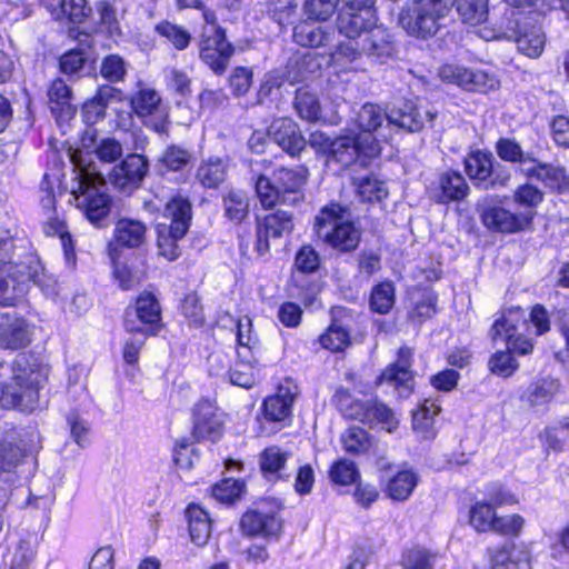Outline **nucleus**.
<instances>
[{
  "mask_svg": "<svg viewBox=\"0 0 569 569\" xmlns=\"http://www.w3.org/2000/svg\"><path fill=\"white\" fill-rule=\"evenodd\" d=\"M369 419L370 422H368V426L381 423L389 432L395 430L398 426V420L393 411L385 403L377 400H370Z\"/></svg>",
  "mask_w": 569,
  "mask_h": 569,
  "instance_id": "69168bd1",
  "label": "nucleus"
},
{
  "mask_svg": "<svg viewBox=\"0 0 569 569\" xmlns=\"http://www.w3.org/2000/svg\"><path fill=\"white\" fill-rule=\"evenodd\" d=\"M343 449L350 455L368 453L375 446L373 439L360 427H350L341 436Z\"/></svg>",
  "mask_w": 569,
  "mask_h": 569,
  "instance_id": "de8ad7c7",
  "label": "nucleus"
},
{
  "mask_svg": "<svg viewBox=\"0 0 569 569\" xmlns=\"http://www.w3.org/2000/svg\"><path fill=\"white\" fill-rule=\"evenodd\" d=\"M440 412V407L431 400H425L412 413V428L422 438L435 437V419Z\"/></svg>",
  "mask_w": 569,
  "mask_h": 569,
  "instance_id": "ea45409f",
  "label": "nucleus"
},
{
  "mask_svg": "<svg viewBox=\"0 0 569 569\" xmlns=\"http://www.w3.org/2000/svg\"><path fill=\"white\" fill-rule=\"evenodd\" d=\"M496 150L500 159L518 163L522 173L523 168L533 161V154L531 152H525L520 144L511 139H499Z\"/></svg>",
  "mask_w": 569,
  "mask_h": 569,
  "instance_id": "3c124183",
  "label": "nucleus"
},
{
  "mask_svg": "<svg viewBox=\"0 0 569 569\" xmlns=\"http://www.w3.org/2000/svg\"><path fill=\"white\" fill-rule=\"evenodd\" d=\"M233 53L234 47L227 41L224 29L202 28L199 57L216 74L224 73Z\"/></svg>",
  "mask_w": 569,
  "mask_h": 569,
  "instance_id": "1a4fd4ad",
  "label": "nucleus"
},
{
  "mask_svg": "<svg viewBox=\"0 0 569 569\" xmlns=\"http://www.w3.org/2000/svg\"><path fill=\"white\" fill-rule=\"evenodd\" d=\"M479 214L483 226L495 232L517 233L531 227L530 212L511 211L497 203L483 204Z\"/></svg>",
  "mask_w": 569,
  "mask_h": 569,
  "instance_id": "4468645a",
  "label": "nucleus"
},
{
  "mask_svg": "<svg viewBox=\"0 0 569 569\" xmlns=\"http://www.w3.org/2000/svg\"><path fill=\"white\" fill-rule=\"evenodd\" d=\"M370 308L379 315H387L395 305V286L383 281L375 286L369 299Z\"/></svg>",
  "mask_w": 569,
  "mask_h": 569,
  "instance_id": "603ef678",
  "label": "nucleus"
},
{
  "mask_svg": "<svg viewBox=\"0 0 569 569\" xmlns=\"http://www.w3.org/2000/svg\"><path fill=\"white\" fill-rule=\"evenodd\" d=\"M526 325V318L521 308L509 309L498 318L490 330L493 341L501 338L507 343V350L512 353L528 355L533 345L529 339L518 335L519 327Z\"/></svg>",
  "mask_w": 569,
  "mask_h": 569,
  "instance_id": "ddd939ff",
  "label": "nucleus"
},
{
  "mask_svg": "<svg viewBox=\"0 0 569 569\" xmlns=\"http://www.w3.org/2000/svg\"><path fill=\"white\" fill-rule=\"evenodd\" d=\"M438 557V552L413 546L402 552L400 565L403 569H433Z\"/></svg>",
  "mask_w": 569,
  "mask_h": 569,
  "instance_id": "49530a36",
  "label": "nucleus"
},
{
  "mask_svg": "<svg viewBox=\"0 0 569 569\" xmlns=\"http://www.w3.org/2000/svg\"><path fill=\"white\" fill-rule=\"evenodd\" d=\"M127 62L116 53L106 56L100 64V74L109 82H120L127 74Z\"/></svg>",
  "mask_w": 569,
  "mask_h": 569,
  "instance_id": "680f3d73",
  "label": "nucleus"
},
{
  "mask_svg": "<svg viewBox=\"0 0 569 569\" xmlns=\"http://www.w3.org/2000/svg\"><path fill=\"white\" fill-rule=\"evenodd\" d=\"M436 313V298L431 293H423L408 311V319L415 325H421Z\"/></svg>",
  "mask_w": 569,
  "mask_h": 569,
  "instance_id": "338daca9",
  "label": "nucleus"
},
{
  "mask_svg": "<svg viewBox=\"0 0 569 569\" xmlns=\"http://www.w3.org/2000/svg\"><path fill=\"white\" fill-rule=\"evenodd\" d=\"M438 74L442 81L456 84L467 91L486 93L499 87V81L493 74L460 64H445L439 69Z\"/></svg>",
  "mask_w": 569,
  "mask_h": 569,
  "instance_id": "2eb2a0df",
  "label": "nucleus"
},
{
  "mask_svg": "<svg viewBox=\"0 0 569 569\" xmlns=\"http://www.w3.org/2000/svg\"><path fill=\"white\" fill-rule=\"evenodd\" d=\"M240 528L242 533L248 537L260 535L269 538L279 536L282 523L274 511H266L259 507L242 515Z\"/></svg>",
  "mask_w": 569,
  "mask_h": 569,
  "instance_id": "4be33fe9",
  "label": "nucleus"
},
{
  "mask_svg": "<svg viewBox=\"0 0 569 569\" xmlns=\"http://www.w3.org/2000/svg\"><path fill=\"white\" fill-rule=\"evenodd\" d=\"M346 210L337 203L320 210L315 220L317 237L339 252L355 251L361 240V230L345 217Z\"/></svg>",
  "mask_w": 569,
  "mask_h": 569,
  "instance_id": "20e7f679",
  "label": "nucleus"
},
{
  "mask_svg": "<svg viewBox=\"0 0 569 569\" xmlns=\"http://www.w3.org/2000/svg\"><path fill=\"white\" fill-rule=\"evenodd\" d=\"M122 91L110 84L99 87L96 94L84 103L83 110L89 119H100L104 117L106 108L112 101H121Z\"/></svg>",
  "mask_w": 569,
  "mask_h": 569,
  "instance_id": "4c0bfd02",
  "label": "nucleus"
},
{
  "mask_svg": "<svg viewBox=\"0 0 569 569\" xmlns=\"http://www.w3.org/2000/svg\"><path fill=\"white\" fill-rule=\"evenodd\" d=\"M513 26L507 30H500L497 37L513 39L518 50L530 58L541 54L546 36L541 27L530 17L515 19Z\"/></svg>",
  "mask_w": 569,
  "mask_h": 569,
  "instance_id": "dca6fc26",
  "label": "nucleus"
},
{
  "mask_svg": "<svg viewBox=\"0 0 569 569\" xmlns=\"http://www.w3.org/2000/svg\"><path fill=\"white\" fill-rule=\"evenodd\" d=\"M388 121V112L377 104L365 103L358 112L357 123L361 133H370L382 128L383 121Z\"/></svg>",
  "mask_w": 569,
  "mask_h": 569,
  "instance_id": "8fccbe9b",
  "label": "nucleus"
},
{
  "mask_svg": "<svg viewBox=\"0 0 569 569\" xmlns=\"http://www.w3.org/2000/svg\"><path fill=\"white\" fill-rule=\"evenodd\" d=\"M333 398L338 409L346 418L351 420H358L365 425H368V422H370V400H355L352 399L351 395L343 389L338 390Z\"/></svg>",
  "mask_w": 569,
  "mask_h": 569,
  "instance_id": "58836bf2",
  "label": "nucleus"
},
{
  "mask_svg": "<svg viewBox=\"0 0 569 569\" xmlns=\"http://www.w3.org/2000/svg\"><path fill=\"white\" fill-rule=\"evenodd\" d=\"M441 8L435 9L416 0L411 8L401 11L399 23L409 34L421 38L433 36L448 14Z\"/></svg>",
  "mask_w": 569,
  "mask_h": 569,
  "instance_id": "9b49d317",
  "label": "nucleus"
},
{
  "mask_svg": "<svg viewBox=\"0 0 569 569\" xmlns=\"http://www.w3.org/2000/svg\"><path fill=\"white\" fill-rule=\"evenodd\" d=\"M161 327V307L150 292L140 295L124 313V329L132 333L156 335Z\"/></svg>",
  "mask_w": 569,
  "mask_h": 569,
  "instance_id": "9d476101",
  "label": "nucleus"
},
{
  "mask_svg": "<svg viewBox=\"0 0 569 569\" xmlns=\"http://www.w3.org/2000/svg\"><path fill=\"white\" fill-rule=\"evenodd\" d=\"M82 147L87 149L93 147V152L102 162H114L120 159L123 153L122 144L114 138H103L96 142L94 131H87L84 133L82 137Z\"/></svg>",
  "mask_w": 569,
  "mask_h": 569,
  "instance_id": "e433bc0d",
  "label": "nucleus"
},
{
  "mask_svg": "<svg viewBox=\"0 0 569 569\" xmlns=\"http://www.w3.org/2000/svg\"><path fill=\"white\" fill-rule=\"evenodd\" d=\"M226 216L234 222H241L249 213V199L242 191H230L223 198Z\"/></svg>",
  "mask_w": 569,
  "mask_h": 569,
  "instance_id": "6e6d98bb",
  "label": "nucleus"
},
{
  "mask_svg": "<svg viewBox=\"0 0 569 569\" xmlns=\"http://www.w3.org/2000/svg\"><path fill=\"white\" fill-rule=\"evenodd\" d=\"M465 170L471 180L485 189L503 187L510 180L508 172H495L493 156L481 150L469 153L465 159Z\"/></svg>",
  "mask_w": 569,
  "mask_h": 569,
  "instance_id": "f3484780",
  "label": "nucleus"
},
{
  "mask_svg": "<svg viewBox=\"0 0 569 569\" xmlns=\"http://www.w3.org/2000/svg\"><path fill=\"white\" fill-rule=\"evenodd\" d=\"M309 171L303 166L278 168L271 177L259 174L254 182L257 197L264 209L278 203L296 204L303 199L302 187L308 180Z\"/></svg>",
  "mask_w": 569,
  "mask_h": 569,
  "instance_id": "f03ea898",
  "label": "nucleus"
},
{
  "mask_svg": "<svg viewBox=\"0 0 569 569\" xmlns=\"http://www.w3.org/2000/svg\"><path fill=\"white\" fill-rule=\"evenodd\" d=\"M48 9L56 20H68L72 23L84 22L92 12L87 0H60L59 2H50Z\"/></svg>",
  "mask_w": 569,
  "mask_h": 569,
  "instance_id": "2f4dec72",
  "label": "nucleus"
},
{
  "mask_svg": "<svg viewBox=\"0 0 569 569\" xmlns=\"http://www.w3.org/2000/svg\"><path fill=\"white\" fill-rule=\"evenodd\" d=\"M163 217L170 222L166 224L176 237H184L192 218L190 201L182 196L172 197L166 204Z\"/></svg>",
  "mask_w": 569,
  "mask_h": 569,
  "instance_id": "bb28decb",
  "label": "nucleus"
},
{
  "mask_svg": "<svg viewBox=\"0 0 569 569\" xmlns=\"http://www.w3.org/2000/svg\"><path fill=\"white\" fill-rule=\"evenodd\" d=\"M303 20L293 29V39L301 47L319 48L329 44L335 37L332 28Z\"/></svg>",
  "mask_w": 569,
  "mask_h": 569,
  "instance_id": "cd10ccee",
  "label": "nucleus"
},
{
  "mask_svg": "<svg viewBox=\"0 0 569 569\" xmlns=\"http://www.w3.org/2000/svg\"><path fill=\"white\" fill-rule=\"evenodd\" d=\"M12 242L8 239L0 240V303L12 305L13 301L24 293L29 281L41 286V276L37 270L31 271L24 263H11L10 250Z\"/></svg>",
  "mask_w": 569,
  "mask_h": 569,
  "instance_id": "39448f33",
  "label": "nucleus"
},
{
  "mask_svg": "<svg viewBox=\"0 0 569 569\" xmlns=\"http://www.w3.org/2000/svg\"><path fill=\"white\" fill-rule=\"evenodd\" d=\"M269 138L290 156L299 154L306 147V139L298 124L289 118L274 120L268 128Z\"/></svg>",
  "mask_w": 569,
  "mask_h": 569,
  "instance_id": "5701e85b",
  "label": "nucleus"
},
{
  "mask_svg": "<svg viewBox=\"0 0 569 569\" xmlns=\"http://www.w3.org/2000/svg\"><path fill=\"white\" fill-rule=\"evenodd\" d=\"M11 369L10 381L1 383L2 407L33 410L39 399V388L47 379V369L29 353H19Z\"/></svg>",
  "mask_w": 569,
  "mask_h": 569,
  "instance_id": "f257e3e1",
  "label": "nucleus"
},
{
  "mask_svg": "<svg viewBox=\"0 0 569 569\" xmlns=\"http://www.w3.org/2000/svg\"><path fill=\"white\" fill-rule=\"evenodd\" d=\"M73 162L78 168L77 187L72 190L76 207L79 208L86 218L93 224L108 217L111 207V198L106 191L103 177L90 170L82 163V160L73 156Z\"/></svg>",
  "mask_w": 569,
  "mask_h": 569,
  "instance_id": "7ed1b4c3",
  "label": "nucleus"
},
{
  "mask_svg": "<svg viewBox=\"0 0 569 569\" xmlns=\"http://www.w3.org/2000/svg\"><path fill=\"white\" fill-rule=\"evenodd\" d=\"M523 174L530 178H536L546 187L560 192L567 190L569 186L563 168L540 162L535 157L533 161L523 168Z\"/></svg>",
  "mask_w": 569,
  "mask_h": 569,
  "instance_id": "c85d7f7f",
  "label": "nucleus"
},
{
  "mask_svg": "<svg viewBox=\"0 0 569 569\" xmlns=\"http://www.w3.org/2000/svg\"><path fill=\"white\" fill-rule=\"evenodd\" d=\"M418 482V477L412 470H401L387 483V495L392 500H407Z\"/></svg>",
  "mask_w": 569,
  "mask_h": 569,
  "instance_id": "c03bdc74",
  "label": "nucleus"
},
{
  "mask_svg": "<svg viewBox=\"0 0 569 569\" xmlns=\"http://www.w3.org/2000/svg\"><path fill=\"white\" fill-rule=\"evenodd\" d=\"M183 237H176L171 229H168L164 223L159 226L158 229V250L159 254L164 257L168 261H173L180 256V248L178 241Z\"/></svg>",
  "mask_w": 569,
  "mask_h": 569,
  "instance_id": "0e129e2a",
  "label": "nucleus"
},
{
  "mask_svg": "<svg viewBox=\"0 0 569 569\" xmlns=\"http://www.w3.org/2000/svg\"><path fill=\"white\" fill-rule=\"evenodd\" d=\"M227 177V164L220 158L203 160L196 172V180L204 188L219 187Z\"/></svg>",
  "mask_w": 569,
  "mask_h": 569,
  "instance_id": "a19ab883",
  "label": "nucleus"
},
{
  "mask_svg": "<svg viewBox=\"0 0 569 569\" xmlns=\"http://www.w3.org/2000/svg\"><path fill=\"white\" fill-rule=\"evenodd\" d=\"M435 117L436 113L430 110H423L412 102H405L402 107L393 108L388 112L386 128L393 126L416 132L421 130L427 121L432 122Z\"/></svg>",
  "mask_w": 569,
  "mask_h": 569,
  "instance_id": "b1692460",
  "label": "nucleus"
},
{
  "mask_svg": "<svg viewBox=\"0 0 569 569\" xmlns=\"http://www.w3.org/2000/svg\"><path fill=\"white\" fill-rule=\"evenodd\" d=\"M222 427L216 405L208 399L199 401L193 411L194 438L216 441L222 435Z\"/></svg>",
  "mask_w": 569,
  "mask_h": 569,
  "instance_id": "412c9836",
  "label": "nucleus"
},
{
  "mask_svg": "<svg viewBox=\"0 0 569 569\" xmlns=\"http://www.w3.org/2000/svg\"><path fill=\"white\" fill-rule=\"evenodd\" d=\"M395 52V44L391 33L383 27L370 28V31L353 46H338L335 56L338 59H345L352 62L367 56L372 59L389 58Z\"/></svg>",
  "mask_w": 569,
  "mask_h": 569,
  "instance_id": "6e6552de",
  "label": "nucleus"
},
{
  "mask_svg": "<svg viewBox=\"0 0 569 569\" xmlns=\"http://www.w3.org/2000/svg\"><path fill=\"white\" fill-rule=\"evenodd\" d=\"M352 184L361 200L368 202L381 201L389 193L386 183L375 174L355 177Z\"/></svg>",
  "mask_w": 569,
  "mask_h": 569,
  "instance_id": "37998d69",
  "label": "nucleus"
},
{
  "mask_svg": "<svg viewBox=\"0 0 569 569\" xmlns=\"http://www.w3.org/2000/svg\"><path fill=\"white\" fill-rule=\"evenodd\" d=\"M24 458L26 450L20 446L16 432H8L0 441V480L10 481Z\"/></svg>",
  "mask_w": 569,
  "mask_h": 569,
  "instance_id": "a878e982",
  "label": "nucleus"
},
{
  "mask_svg": "<svg viewBox=\"0 0 569 569\" xmlns=\"http://www.w3.org/2000/svg\"><path fill=\"white\" fill-rule=\"evenodd\" d=\"M497 513L490 502H476L470 509V525L480 532H488Z\"/></svg>",
  "mask_w": 569,
  "mask_h": 569,
  "instance_id": "e2e57ef3",
  "label": "nucleus"
},
{
  "mask_svg": "<svg viewBox=\"0 0 569 569\" xmlns=\"http://www.w3.org/2000/svg\"><path fill=\"white\" fill-rule=\"evenodd\" d=\"M492 569H531L529 552L513 543L491 551Z\"/></svg>",
  "mask_w": 569,
  "mask_h": 569,
  "instance_id": "c756f323",
  "label": "nucleus"
},
{
  "mask_svg": "<svg viewBox=\"0 0 569 569\" xmlns=\"http://www.w3.org/2000/svg\"><path fill=\"white\" fill-rule=\"evenodd\" d=\"M525 525V519L519 515H510L506 517H496L491 522L490 530L502 536L517 537L520 535Z\"/></svg>",
  "mask_w": 569,
  "mask_h": 569,
  "instance_id": "774afa93",
  "label": "nucleus"
},
{
  "mask_svg": "<svg viewBox=\"0 0 569 569\" xmlns=\"http://www.w3.org/2000/svg\"><path fill=\"white\" fill-rule=\"evenodd\" d=\"M148 171V159L142 154L130 153L113 167L109 180L120 191L130 192L141 186Z\"/></svg>",
  "mask_w": 569,
  "mask_h": 569,
  "instance_id": "a211bd4d",
  "label": "nucleus"
},
{
  "mask_svg": "<svg viewBox=\"0 0 569 569\" xmlns=\"http://www.w3.org/2000/svg\"><path fill=\"white\" fill-rule=\"evenodd\" d=\"M320 345L332 352L345 350L350 345L349 330L339 321H332L328 330L319 337Z\"/></svg>",
  "mask_w": 569,
  "mask_h": 569,
  "instance_id": "5fc2aeb1",
  "label": "nucleus"
},
{
  "mask_svg": "<svg viewBox=\"0 0 569 569\" xmlns=\"http://www.w3.org/2000/svg\"><path fill=\"white\" fill-rule=\"evenodd\" d=\"M329 477L337 485L348 486L356 482L360 473L352 460L340 459L331 466Z\"/></svg>",
  "mask_w": 569,
  "mask_h": 569,
  "instance_id": "bf43d9fd",
  "label": "nucleus"
},
{
  "mask_svg": "<svg viewBox=\"0 0 569 569\" xmlns=\"http://www.w3.org/2000/svg\"><path fill=\"white\" fill-rule=\"evenodd\" d=\"M560 390V382L552 378H540L529 385L523 400L532 409L547 406Z\"/></svg>",
  "mask_w": 569,
  "mask_h": 569,
  "instance_id": "7c9ffc66",
  "label": "nucleus"
},
{
  "mask_svg": "<svg viewBox=\"0 0 569 569\" xmlns=\"http://www.w3.org/2000/svg\"><path fill=\"white\" fill-rule=\"evenodd\" d=\"M293 226L292 213L279 209L258 221L253 238L240 236V249L244 256H248L252 246L258 257H264L270 250L269 240L290 234Z\"/></svg>",
  "mask_w": 569,
  "mask_h": 569,
  "instance_id": "0eeeda50",
  "label": "nucleus"
},
{
  "mask_svg": "<svg viewBox=\"0 0 569 569\" xmlns=\"http://www.w3.org/2000/svg\"><path fill=\"white\" fill-rule=\"evenodd\" d=\"M156 31L166 38L177 50H184L191 41L189 31L169 21L158 23Z\"/></svg>",
  "mask_w": 569,
  "mask_h": 569,
  "instance_id": "13d9d810",
  "label": "nucleus"
},
{
  "mask_svg": "<svg viewBox=\"0 0 569 569\" xmlns=\"http://www.w3.org/2000/svg\"><path fill=\"white\" fill-rule=\"evenodd\" d=\"M290 457V452L281 450L277 446L266 448L260 455V468L262 473L269 480H277L288 477L286 463Z\"/></svg>",
  "mask_w": 569,
  "mask_h": 569,
  "instance_id": "72a5a7b5",
  "label": "nucleus"
},
{
  "mask_svg": "<svg viewBox=\"0 0 569 569\" xmlns=\"http://www.w3.org/2000/svg\"><path fill=\"white\" fill-rule=\"evenodd\" d=\"M513 202L518 204L521 210L519 212H530L531 222L536 217V208L542 202L543 193L537 187L526 183L519 186L512 196Z\"/></svg>",
  "mask_w": 569,
  "mask_h": 569,
  "instance_id": "864d4df0",
  "label": "nucleus"
},
{
  "mask_svg": "<svg viewBox=\"0 0 569 569\" xmlns=\"http://www.w3.org/2000/svg\"><path fill=\"white\" fill-rule=\"evenodd\" d=\"M412 356L411 348L401 347L398 350L397 360L390 363L379 376V383L386 382L392 386L400 397H408L413 386Z\"/></svg>",
  "mask_w": 569,
  "mask_h": 569,
  "instance_id": "6ab92c4d",
  "label": "nucleus"
},
{
  "mask_svg": "<svg viewBox=\"0 0 569 569\" xmlns=\"http://www.w3.org/2000/svg\"><path fill=\"white\" fill-rule=\"evenodd\" d=\"M295 108L298 114L308 121H316L320 118V104L316 94L299 89L295 97Z\"/></svg>",
  "mask_w": 569,
  "mask_h": 569,
  "instance_id": "4d7b16f0",
  "label": "nucleus"
},
{
  "mask_svg": "<svg viewBox=\"0 0 569 569\" xmlns=\"http://www.w3.org/2000/svg\"><path fill=\"white\" fill-rule=\"evenodd\" d=\"M452 3H455L456 10L463 23L478 26L488 18V0H455Z\"/></svg>",
  "mask_w": 569,
  "mask_h": 569,
  "instance_id": "a18cd8bd",
  "label": "nucleus"
},
{
  "mask_svg": "<svg viewBox=\"0 0 569 569\" xmlns=\"http://www.w3.org/2000/svg\"><path fill=\"white\" fill-rule=\"evenodd\" d=\"M30 342V329L23 319H12L0 323V347L4 349L24 348Z\"/></svg>",
  "mask_w": 569,
  "mask_h": 569,
  "instance_id": "473e14b6",
  "label": "nucleus"
},
{
  "mask_svg": "<svg viewBox=\"0 0 569 569\" xmlns=\"http://www.w3.org/2000/svg\"><path fill=\"white\" fill-rule=\"evenodd\" d=\"M160 102L161 98L158 92L149 87H140L130 99V106L139 118L153 114L161 109Z\"/></svg>",
  "mask_w": 569,
  "mask_h": 569,
  "instance_id": "09e8293b",
  "label": "nucleus"
},
{
  "mask_svg": "<svg viewBox=\"0 0 569 569\" xmlns=\"http://www.w3.org/2000/svg\"><path fill=\"white\" fill-rule=\"evenodd\" d=\"M377 17L370 6H343L339 11L336 27L339 34L347 41L338 46H353L355 42L362 39L370 28L375 27Z\"/></svg>",
  "mask_w": 569,
  "mask_h": 569,
  "instance_id": "f8f14e48",
  "label": "nucleus"
},
{
  "mask_svg": "<svg viewBox=\"0 0 569 569\" xmlns=\"http://www.w3.org/2000/svg\"><path fill=\"white\" fill-rule=\"evenodd\" d=\"M189 533L197 546H204L211 535V519L201 507L191 505L187 509Z\"/></svg>",
  "mask_w": 569,
  "mask_h": 569,
  "instance_id": "f704fd0d",
  "label": "nucleus"
},
{
  "mask_svg": "<svg viewBox=\"0 0 569 569\" xmlns=\"http://www.w3.org/2000/svg\"><path fill=\"white\" fill-rule=\"evenodd\" d=\"M337 4L338 0H305L302 11L308 20L327 21L335 13Z\"/></svg>",
  "mask_w": 569,
  "mask_h": 569,
  "instance_id": "052dcab7",
  "label": "nucleus"
},
{
  "mask_svg": "<svg viewBox=\"0 0 569 569\" xmlns=\"http://www.w3.org/2000/svg\"><path fill=\"white\" fill-rule=\"evenodd\" d=\"M148 228L144 222L120 218L113 230V242L109 244L111 258L116 259L118 248L138 249L147 241Z\"/></svg>",
  "mask_w": 569,
  "mask_h": 569,
  "instance_id": "aec40b11",
  "label": "nucleus"
},
{
  "mask_svg": "<svg viewBox=\"0 0 569 569\" xmlns=\"http://www.w3.org/2000/svg\"><path fill=\"white\" fill-rule=\"evenodd\" d=\"M193 161V154L190 150L171 144L167 147L159 158V170L163 174L169 171H182Z\"/></svg>",
  "mask_w": 569,
  "mask_h": 569,
  "instance_id": "79ce46f5",
  "label": "nucleus"
},
{
  "mask_svg": "<svg viewBox=\"0 0 569 569\" xmlns=\"http://www.w3.org/2000/svg\"><path fill=\"white\" fill-rule=\"evenodd\" d=\"M298 395V389L291 383L280 385L276 395L263 401L266 417L271 421H283L291 415V407Z\"/></svg>",
  "mask_w": 569,
  "mask_h": 569,
  "instance_id": "393cba45",
  "label": "nucleus"
},
{
  "mask_svg": "<svg viewBox=\"0 0 569 569\" xmlns=\"http://www.w3.org/2000/svg\"><path fill=\"white\" fill-rule=\"evenodd\" d=\"M380 151V142L373 134L348 132L332 140L329 160L341 167H349L358 161L366 164L368 159L378 157Z\"/></svg>",
  "mask_w": 569,
  "mask_h": 569,
  "instance_id": "423d86ee",
  "label": "nucleus"
},
{
  "mask_svg": "<svg viewBox=\"0 0 569 569\" xmlns=\"http://www.w3.org/2000/svg\"><path fill=\"white\" fill-rule=\"evenodd\" d=\"M439 189L440 193L437 196V199L441 203L462 200L469 191L465 178L453 171H447L440 174Z\"/></svg>",
  "mask_w": 569,
  "mask_h": 569,
  "instance_id": "c9c22d12",
  "label": "nucleus"
}]
</instances>
